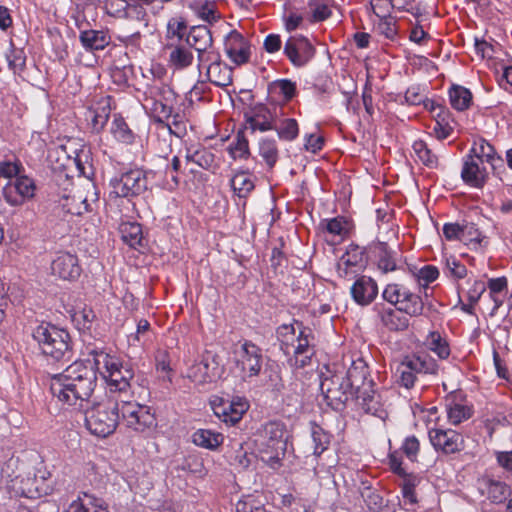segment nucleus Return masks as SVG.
Wrapping results in <instances>:
<instances>
[{"label":"nucleus","instance_id":"obj_20","mask_svg":"<svg viewBox=\"0 0 512 512\" xmlns=\"http://www.w3.org/2000/svg\"><path fill=\"white\" fill-rule=\"evenodd\" d=\"M462 391H452L445 398V407L448 421L452 425H458L472 416L469 406L463 404Z\"/></svg>","mask_w":512,"mask_h":512},{"label":"nucleus","instance_id":"obj_7","mask_svg":"<svg viewBox=\"0 0 512 512\" xmlns=\"http://www.w3.org/2000/svg\"><path fill=\"white\" fill-rule=\"evenodd\" d=\"M225 372L222 358L211 350H206L201 361L188 368L187 377L198 385L212 383L221 378Z\"/></svg>","mask_w":512,"mask_h":512},{"label":"nucleus","instance_id":"obj_22","mask_svg":"<svg viewBox=\"0 0 512 512\" xmlns=\"http://www.w3.org/2000/svg\"><path fill=\"white\" fill-rule=\"evenodd\" d=\"M350 292L357 304L366 306L377 297L378 286L374 279L363 275L356 279L351 286Z\"/></svg>","mask_w":512,"mask_h":512},{"label":"nucleus","instance_id":"obj_47","mask_svg":"<svg viewBox=\"0 0 512 512\" xmlns=\"http://www.w3.org/2000/svg\"><path fill=\"white\" fill-rule=\"evenodd\" d=\"M269 92L279 93L284 100L288 101L295 95L296 85L289 79L276 80L269 85Z\"/></svg>","mask_w":512,"mask_h":512},{"label":"nucleus","instance_id":"obj_36","mask_svg":"<svg viewBox=\"0 0 512 512\" xmlns=\"http://www.w3.org/2000/svg\"><path fill=\"white\" fill-rule=\"evenodd\" d=\"M408 356H406L397 366L395 377L397 382L407 389L414 386L417 380V372Z\"/></svg>","mask_w":512,"mask_h":512},{"label":"nucleus","instance_id":"obj_17","mask_svg":"<svg viewBox=\"0 0 512 512\" xmlns=\"http://www.w3.org/2000/svg\"><path fill=\"white\" fill-rule=\"evenodd\" d=\"M429 440L432 446L444 454H454L464 449V438L452 429H430Z\"/></svg>","mask_w":512,"mask_h":512},{"label":"nucleus","instance_id":"obj_4","mask_svg":"<svg viewBox=\"0 0 512 512\" xmlns=\"http://www.w3.org/2000/svg\"><path fill=\"white\" fill-rule=\"evenodd\" d=\"M32 336L45 356L55 361L71 359L70 335L66 330L50 323H41L34 329Z\"/></svg>","mask_w":512,"mask_h":512},{"label":"nucleus","instance_id":"obj_54","mask_svg":"<svg viewBox=\"0 0 512 512\" xmlns=\"http://www.w3.org/2000/svg\"><path fill=\"white\" fill-rule=\"evenodd\" d=\"M21 163L18 161H2L0 162V179L13 181L19 176Z\"/></svg>","mask_w":512,"mask_h":512},{"label":"nucleus","instance_id":"obj_13","mask_svg":"<svg viewBox=\"0 0 512 512\" xmlns=\"http://www.w3.org/2000/svg\"><path fill=\"white\" fill-rule=\"evenodd\" d=\"M214 414L224 423L235 425L238 423L244 413L248 410L249 404L245 398L236 397L232 400L216 398L211 402Z\"/></svg>","mask_w":512,"mask_h":512},{"label":"nucleus","instance_id":"obj_52","mask_svg":"<svg viewBox=\"0 0 512 512\" xmlns=\"http://www.w3.org/2000/svg\"><path fill=\"white\" fill-rule=\"evenodd\" d=\"M230 153L233 158H247L249 155V143L243 134L238 133L236 140L231 144Z\"/></svg>","mask_w":512,"mask_h":512},{"label":"nucleus","instance_id":"obj_33","mask_svg":"<svg viewBox=\"0 0 512 512\" xmlns=\"http://www.w3.org/2000/svg\"><path fill=\"white\" fill-rule=\"evenodd\" d=\"M224 441L223 434L210 429H198L192 434V442L201 448L216 450Z\"/></svg>","mask_w":512,"mask_h":512},{"label":"nucleus","instance_id":"obj_21","mask_svg":"<svg viewBox=\"0 0 512 512\" xmlns=\"http://www.w3.org/2000/svg\"><path fill=\"white\" fill-rule=\"evenodd\" d=\"M479 158H475L472 154L465 156L461 170V177L463 181L475 188H481L487 181L488 174Z\"/></svg>","mask_w":512,"mask_h":512},{"label":"nucleus","instance_id":"obj_6","mask_svg":"<svg viewBox=\"0 0 512 512\" xmlns=\"http://www.w3.org/2000/svg\"><path fill=\"white\" fill-rule=\"evenodd\" d=\"M358 366L349 368L345 375L334 374L324 378L320 389L328 406L333 410H342L352 395L354 385L357 383L355 372Z\"/></svg>","mask_w":512,"mask_h":512},{"label":"nucleus","instance_id":"obj_64","mask_svg":"<svg viewBox=\"0 0 512 512\" xmlns=\"http://www.w3.org/2000/svg\"><path fill=\"white\" fill-rule=\"evenodd\" d=\"M106 6L109 9L108 13L112 16L126 18L128 3H126L124 0H109Z\"/></svg>","mask_w":512,"mask_h":512},{"label":"nucleus","instance_id":"obj_46","mask_svg":"<svg viewBox=\"0 0 512 512\" xmlns=\"http://www.w3.org/2000/svg\"><path fill=\"white\" fill-rule=\"evenodd\" d=\"M413 150L419 160L428 167H436L438 163L437 156L428 148V145L418 140L413 143Z\"/></svg>","mask_w":512,"mask_h":512},{"label":"nucleus","instance_id":"obj_58","mask_svg":"<svg viewBox=\"0 0 512 512\" xmlns=\"http://www.w3.org/2000/svg\"><path fill=\"white\" fill-rule=\"evenodd\" d=\"M151 109L157 121L163 123L171 117L173 103L152 102Z\"/></svg>","mask_w":512,"mask_h":512},{"label":"nucleus","instance_id":"obj_16","mask_svg":"<svg viewBox=\"0 0 512 512\" xmlns=\"http://www.w3.org/2000/svg\"><path fill=\"white\" fill-rule=\"evenodd\" d=\"M364 249L358 245H350L337 262V273L343 278H352L366 267Z\"/></svg>","mask_w":512,"mask_h":512},{"label":"nucleus","instance_id":"obj_49","mask_svg":"<svg viewBox=\"0 0 512 512\" xmlns=\"http://www.w3.org/2000/svg\"><path fill=\"white\" fill-rule=\"evenodd\" d=\"M186 23L178 18H171L167 23L166 39L168 42L179 43L185 33Z\"/></svg>","mask_w":512,"mask_h":512},{"label":"nucleus","instance_id":"obj_53","mask_svg":"<svg viewBox=\"0 0 512 512\" xmlns=\"http://www.w3.org/2000/svg\"><path fill=\"white\" fill-rule=\"evenodd\" d=\"M6 58L9 68L12 69L14 73L24 69L26 57L22 50L12 48L9 53H7Z\"/></svg>","mask_w":512,"mask_h":512},{"label":"nucleus","instance_id":"obj_38","mask_svg":"<svg viewBox=\"0 0 512 512\" xmlns=\"http://www.w3.org/2000/svg\"><path fill=\"white\" fill-rule=\"evenodd\" d=\"M121 238L124 243L133 249L145 247L146 240L142 226H120Z\"/></svg>","mask_w":512,"mask_h":512},{"label":"nucleus","instance_id":"obj_39","mask_svg":"<svg viewBox=\"0 0 512 512\" xmlns=\"http://www.w3.org/2000/svg\"><path fill=\"white\" fill-rule=\"evenodd\" d=\"M276 335L280 343L281 351L286 356H290L291 349L297 338L296 328L293 324H282L277 328Z\"/></svg>","mask_w":512,"mask_h":512},{"label":"nucleus","instance_id":"obj_40","mask_svg":"<svg viewBox=\"0 0 512 512\" xmlns=\"http://www.w3.org/2000/svg\"><path fill=\"white\" fill-rule=\"evenodd\" d=\"M145 94L152 102L174 103L175 101V93L173 90L168 85L160 82L149 85Z\"/></svg>","mask_w":512,"mask_h":512},{"label":"nucleus","instance_id":"obj_43","mask_svg":"<svg viewBox=\"0 0 512 512\" xmlns=\"http://www.w3.org/2000/svg\"><path fill=\"white\" fill-rule=\"evenodd\" d=\"M259 155L270 169L273 168L279 157L276 141L269 138L261 139L259 142Z\"/></svg>","mask_w":512,"mask_h":512},{"label":"nucleus","instance_id":"obj_9","mask_svg":"<svg viewBox=\"0 0 512 512\" xmlns=\"http://www.w3.org/2000/svg\"><path fill=\"white\" fill-rule=\"evenodd\" d=\"M186 43L197 52L199 69L217 59L218 52L214 49L212 34L207 26H193L186 37Z\"/></svg>","mask_w":512,"mask_h":512},{"label":"nucleus","instance_id":"obj_27","mask_svg":"<svg viewBox=\"0 0 512 512\" xmlns=\"http://www.w3.org/2000/svg\"><path fill=\"white\" fill-rule=\"evenodd\" d=\"M481 490L492 503L496 504L504 502L511 495L510 487L505 482L492 478L481 481Z\"/></svg>","mask_w":512,"mask_h":512},{"label":"nucleus","instance_id":"obj_32","mask_svg":"<svg viewBox=\"0 0 512 512\" xmlns=\"http://www.w3.org/2000/svg\"><path fill=\"white\" fill-rule=\"evenodd\" d=\"M358 399H361L360 404L366 413L376 416L382 420L387 417V411L381 401V396L375 391H363L361 392V395L358 396Z\"/></svg>","mask_w":512,"mask_h":512},{"label":"nucleus","instance_id":"obj_37","mask_svg":"<svg viewBox=\"0 0 512 512\" xmlns=\"http://www.w3.org/2000/svg\"><path fill=\"white\" fill-rule=\"evenodd\" d=\"M230 185L239 198H246L255 187L252 176L244 171L236 173L230 180Z\"/></svg>","mask_w":512,"mask_h":512},{"label":"nucleus","instance_id":"obj_28","mask_svg":"<svg viewBox=\"0 0 512 512\" xmlns=\"http://www.w3.org/2000/svg\"><path fill=\"white\" fill-rule=\"evenodd\" d=\"M470 152L475 158H479V162L483 163V161H486L489 163L494 171L504 168L502 157L497 155L494 147L484 139L475 144Z\"/></svg>","mask_w":512,"mask_h":512},{"label":"nucleus","instance_id":"obj_59","mask_svg":"<svg viewBox=\"0 0 512 512\" xmlns=\"http://www.w3.org/2000/svg\"><path fill=\"white\" fill-rule=\"evenodd\" d=\"M401 449L407 458L415 461L420 450L419 440L415 436H409L404 440Z\"/></svg>","mask_w":512,"mask_h":512},{"label":"nucleus","instance_id":"obj_10","mask_svg":"<svg viewBox=\"0 0 512 512\" xmlns=\"http://www.w3.org/2000/svg\"><path fill=\"white\" fill-rule=\"evenodd\" d=\"M262 349L249 340H245L237 353L236 366L242 373V379L256 377L262 369Z\"/></svg>","mask_w":512,"mask_h":512},{"label":"nucleus","instance_id":"obj_15","mask_svg":"<svg viewBox=\"0 0 512 512\" xmlns=\"http://www.w3.org/2000/svg\"><path fill=\"white\" fill-rule=\"evenodd\" d=\"M284 54L294 66L302 67L313 58L315 49L303 35H293L284 45Z\"/></svg>","mask_w":512,"mask_h":512},{"label":"nucleus","instance_id":"obj_55","mask_svg":"<svg viewBox=\"0 0 512 512\" xmlns=\"http://www.w3.org/2000/svg\"><path fill=\"white\" fill-rule=\"evenodd\" d=\"M415 482L416 478L414 476H408L405 478L402 484V496L405 505H414L417 503V498L415 495Z\"/></svg>","mask_w":512,"mask_h":512},{"label":"nucleus","instance_id":"obj_50","mask_svg":"<svg viewBox=\"0 0 512 512\" xmlns=\"http://www.w3.org/2000/svg\"><path fill=\"white\" fill-rule=\"evenodd\" d=\"M430 349L435 352L440 359H446L450 355V349L445 340L438 332H431L428 336Z\"/></svg>","mask_w":512,"mask_h":512},{"label":"nucleus","instance_id":"obj_56","mask_svg":"<svg viewBox=\"0 0 512 512\" xmlns=\"http://www.w3.org/2000/svg\"><path fill=\"white\" fill-rule=\"evenodd\" d=\"M484 237L481 236V232L475 228V226H468V228H462L460 233V242L465 245H481Z\"/></svg>","mask_w":512,"mask_h":512},{"label":"nucleus","instance_id":"obj_8","mask_svg":"<svg viewBox=\"0 0 512 512\" xmlns=\"http://www.w3.org/2000/svg\"><path fill=\"white\" fill-rule=\"evenodd\" d=\"M110 193L116 197H133L147 190V174L140 169H132L122 173L110 181Z\"/></svg>","mask_w":512,"mask_h":512},{"label":"nucleus","instance_id":"obj_12","mask_svg":"<svg viewBox=\"0 0 512 512\" xmlns=\"http://www.w3.org/2000/svg\"><path fill=\"white\" fill-rule=\"evenodd\" d=\"M282 108L277 105L256 104L245 113L246 122L252 131L266 132L275 128Z\"/></svg>","mask_w":512,"mask_h":512},{"label":"nucleus","instance_id":"obj_63","mask_svg":"<svg viewBox=\"0 0 512 512\" xmlns=\"http://www.w3.org/2000/svg\"><path fill=\"white\" fill-rule=\"evenodd\" d=\"M364 497L365 503L371 511L382 512L384 507V500L379 493L375 491H368Z\"/></svg>","mask_w":512,"mask_h":512},{"label":"nucleus","instance_id":"obj_51","mask_svg":"<svg viewBox=\"0 0 512 512\" xmlns=\"http://www.w3.org/2000/svg\"><path fill=\"white\" fill-rule=\"evenodd\" d=\"M445 273L453 279H463L467 275V268L455 257L446 259Z\"/></svg>","mask_w":512,"mask_h":512},{"label":"nucleus","instance_id":"obj_31","mask_svg":"<svg viewBox=\"0 0 512 512\" xmlns=\"http://www.w3.org/2000/svg\"><path fill=\"white\" fill-rule=\"evenodd\" d=\"M397 308L411 317H417L423 314L424 302L421 296L405 287Z\"/></svg>","mask_w":512,"mask_h":512},{"label":"nucleus","instance_id":"obj_62","mask_svg":"<svg viewBox=\"0 0 512 512\" xmlns=\"http://www.w3.org/2000/svg\"><path fill=\"white\" fill-rule=\"evenodd\" d=\"M248 44L245 38L236 30L231 31L225 41V50L228 51H235V48L242 47L244 45Z\"/></svg>","mask_w":512,"mask_h":512},{"label":"nucleus","instance_id":"obj_18","mask_svg":"<svg viewBox=\"0 0 512 512\" xmlns=\"http://www.w3.org/2000/svg\"><path fill=\"white\" fill-rule=\"evenodd\" d=\"M35 183L27 176H18L13 181H8L4 188L3 194L7 202L12 205H19L26 199H30L35 193Z\"/></svg>","mask_w":512,"mask_h":512},{"label":"nucleus","instance_id":"obj_42","mask_svg":"<svg viewBox=\"0 0 512 512\" xmlns=\"http://www.w3.org/2000/svg\"><path fill=\"white\" fill-rule=\"evenodd\" d=\"M450 103L459 111L467 109L472 101L471 92L462 86H455L449 92Z\"/></svg>","mask_w":512,"mask_h":512},{"label":"nucleus","instance_id":"obj_30","mask_svg":"<svg viewBox=\"0 0 512 512\" xmlns=\"http://www.w3.org/2000/svg\"><path fill=\"white\" fill-rule=\"evenodd\" d=\"M382 324L390 331H404L409 327V319L399 308H383L379 312Z\"/></svg>","mask_w":512,"mask_h":512},{"label":"nucleus","instance_id":"obj_41","mask_svg":"<svg viewBox=\"0 0 512 512\" xmlns=\"http://www.w3.org/2000/svg\"><path fill=\"white\" fill-rule=\"evenodd\" d=\"M185 158L188 162H192L206 170L211 169L215 161L214 154L206 148H188Z\"/></svg>","mask_w":512,"mask_h":512},{"label":"nucleus","instance_id":"obj_61","mask_svg":"<svg viewBox=\"0 0 512 512\" xmlns=\"http://www.w3.org/2000/svg\"><path fill=\"white\" fill-rule=\"evenodd\" d=\"M377 30L388 39H393L397 34L395 21L390 17L381 18Z\"/></svg>","mask_w":512,"mask_h":512},{"label":"nucleus","instance_id":"obj_1","mask_svg":"<svg viewBox=\"0 0 512 512\" xmlns=\"http://www.w3.org/2000/svg\"><path fill=\"white\" fill-rule=\"evenodd\" d=\"M97 385V374L92 365L75 361L50 380V391L59 402L68 406L83 407Z\"/></svg>","mask_w":512,"mask_h":512},{"label":"nucleus","instance_id":"obj_14","mask_svg":"<svg viewBox=\"0 0 512 512\" xmlns=\"http://www.w3.org/2000/svg\"><path fill=\"white\" fill-rule=\"evenodd\" d=\"M313 335L310 329L301 328L292 347L293 353L288 357V364L290 367L299 369L307 366L312 356L314 355V348L311 344Z\"/></svg>","mask_w":512,"mask_h":512},{"label":"nucleus","instance_id":"obj_2","mask_svg":"<svg viewBox=\"0 0 512 512\" xmlns=\"http://www.w3.org/2000/svg\"><path fill=\"white\" fill-rule=\"evenodd\" d=\"M88 354L93 357L96 369H104L102 373L110 392L126 394L130 390L134 372L128 363L99 349H91Z\"/></svg>","mask_w":512,"mask_h":512},{"label":"nucleus","instance_id":"obj_44","mask_svg":"<svg viewBox=\"0 0 512 512\" xmlns=\"http://www.w3.org/2000/svg\"><path fill=\"white\" fill-rule=\"evenodd\" d=\"M311 436L314 443V454L321 455L330 444V435L316 423L311 424Z\"/></svg>","mask_w":512,"mask_h":512},{"label":"nucleus","instance_id":"obj_34","mask_svg":"<svg viewBox=\"0 0 512 512\" xmlns=\"http://www.w3.org/2000/svg\"><path fill=\"white\" fill-rule=\"evenodd\" d=\"M82 46L89 51L103 50L110 42L109 36L103 31L86 30L80 33Z\"/></svg>","mask_w":512,"mask_h":512},{"label":"nucleus","instance_id":"obj_24","mask_svg":"<svg viewBox=\"0 0 512 512\" xmlns=\"http://www.w3.org/2000/svg\"><path fill=\"white\" fill-rule=\"evenodd\" d=\"M164 49L169 50V64L175 69L181 70L192 65L194 56L189 47L167 42Z\"/></svg>","mask_w":512,"mask_h":512},{"label":"nucleus","instance_id":"obj_57","mask_svg":"<svg viewBox=\"0 0 512 512\" xmlns=\"http://www.w3.org/2000/svg\"><path fill=\"white\" fill-rule=\"evenodd\" d=\"M404 288L403 285L389 284L385 287L382 297L390 304L398 306Z\"/></svg>","mask_w":512,"mask_h":512},{"label":"nucleus","instance_id":"obj_5","mask_svg":"<svg viewBox=\"0 0 512 512\" xmlns=\"http://www.w3.org/2000/svg\"><path fill=\"white\" fill-rule=\"evenodd\" d=\"M119 414L120 403L117 400L107 399L86 410L85 426L91 434L105 438L115 431L120 418Z\"/></svg>","mask_w":512,"mask_h":512},{"label":"nucleus","instance_id":"obj_29","mask_svg":"<svg viewBox=\"0 0 512 512\" xmlns=\"http://www.w3.org/2000/svg\"><path fill=\"white\" fill-rule=\"evenodd\" d=\"M111 108L109 98H102L95 106L89 108L86 118L96 132L103 129L110 116Z\"/></svg>","mask_w":512,"mask_h":512},{"label":"nucleus","instance_id":"obj_60","mask_svg":"<svg viewBox=\"0 0 512 512\" xmlns=\"http://www.w3.org/2000/svg\"><path fill=\"white\" fill-rule=\"evenodd\" d=\"M73 161L77 167L79 174L85 177H89V175L91 174L92 167L88 161V153L85 150H81L79 153H77Z\"/></svg>","mask_w":512,"mask_h":512},{"label":"nucleus","instance_id":"obj_19","mask_svg":"<svg viewBox=\"0 0 512 512\" xmlns=\"http://www.w3.org/2000/svg\"><path fill=\"white\" fill-rule=\"evenodd\" d=\"M52 273L59 278L73 281L80 277L82 268L78 257L69 252H60L51 263Z\"/></svg>","mask_w":512,"mask_h":512},{"label":"nucleus","instance_id":"obj_11","mask_svg":"<svg viewBox=\"0 0 512 512\" xmlns=\"http://www.w3.org/2000/svg\"><path fill=\"white\" fill-rule=\"evenodd\" d=\"M120 413L127 427L133 429L136 432H144L156 425L154 415L150 413L148 407L146 406H142L130 401L121 400Z\"/></svg>","mask_w":512,"mask_h":512},{"label":"nucleus","instance_id":"obj_3","mask_svg":"<svg viewBox=\"0 0 512 512\" xmlns=\"http://www.w3.org/2000/svg\"><path fill=\"white\" fill-rule=\"evenodd\" d=\"M257 443L262 460L273 469L280 467L287 448L285 424L281 421L265 423L258 431Z\"/></svg>","mask_w":512,"mask_h":512},{"label":"nucleus","instance_id":"obj_45","mask_svg":"<svg viewBox=\"0 0 512 512\" xmlns=\"http://www.w3.org/2000/svg\"><path fill=\"white\" fill-rule=\"evenodd\" d=\"M273 130L277 132L278 137L281 140L285 141H293L299 134L298 123L295 119L292 118L283 120L280 126H277L275 123V128Z\"/></svg>","mask_w":512,"mask_h":512},{"label":"nucleus","instance_id":"obj_48","mask_svg":"<svg viewBox=\"0 0 512 512\" xmlns=\"http://www.w3.org/2000/svg\"><path fill=\"white\" fill-rule=\"evenodd\" d=\"M111 133L114 138L123 143H131L133 140V133L129 129L127 123L123 118H114L111 126Z\"/></svg>","mask_w":512,"mask_h":512},{"label":"nucleus","instance_id":"obj_26","mask_svg":"<svg viewBox=\"0 0 512 512\" xmlns=\"http://www.w3.org/2000/svg\"><path fill=\"white\" fill-rule=\"evenodd\" d=\"M66 512H108V508L103 499L83 493L69 505Z\"/></svg>","mask_w":512,"mask_h":512},{"label":"nucleus","instance_id":"obj_35","mask_svg":"<svg viewBox=\"0 0 512 512\" xmlns=\"http://www.w3.org/2000/svg\"><path fill=\"white\" fill-rule=\"evenodd\" d=\"M418 375L436 376L439 372L437 361L429 354L419 353L408 356Z\"/></svg>","mask_w":512,"mask_h":512},{"label":"nucleus","instance_id":"obj_25","mask_svg":"<svg viewBox=\"0 0 512 512\" xmlns=\"http://www.w3.org/2000/svg\"><path fill=\"white\" fill-rule=\"evenodd\" d=\"M373 252L378 257L377 265L383 273L398 269L397 253L388 247L387 242L378 239L373 246Z\"/></svg>","mask_w":512,"mask_h":512},{"label":"nucleus","instance_id":"obj_23","mask_svg":"<svg viewBox=\"0 0 512 512\" xmlns=\"http://www.w3.org/2000/svg\"><path fill=\"white\" fill-rule=\"evenodd\" d=\"M207 67V77L211 83L219 87H226L232 84V69L220 61V54L217 53V59L209 61Z\"/></svg>","mask_w":512,"mask_h":512}]
</instances>
